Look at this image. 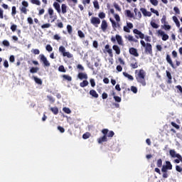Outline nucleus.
I'll list each match as a JSON object with an SVG mask.
<instances>
[{
    "label": "nucleus",
    "instance_id": "1",
    "mask_svg": "<svg viewBox=\"0 0 182 182\" xmlns=\"http://www.w3.org/2000/svg\"><path fill=\"white\" fill-rule=\"evenodd\" d=\"M135 77L138 83H141L143 86H146V71H144V70H139L138 73L136 74Z\"/></svg>",
    "mask_w": 182,
    "mask_h": 182
},
{
    "label": "nucleus",
    "instance_id": "2",
    "mask_svg": "<svg viewBox=\"0 0 182 182\" xmlns=\"http://www.w3.org/2000/svg\"><path fill=\"white\" fill-rule=\"evenodd\" d=\"M140 43L141 45V46H143V48H145V53L146 55H153V46H151V44H150L149 43H146L144 42V41L141 40L140 41Z\"/></svg>",
    "mask_w": 182,
    "mask_h": 182
},
{
    "label": "nucleus",
    "instance_id": "3",
    "mask_svg": "<svg viewBox=\"0 0 182 182\" xmlns=\"http://www.w3.org/2000/svg\"><path fill=\"white\" fill-rule=\"evenodd\" d=\"M140 11L144 16L150 17V16H151V13L155 14V15H156V16H160V14L159 13V11H157L153 8L150 9L151 12L148 11L147 9H146L145 8H141Z\"/></svg>",
    "mask_w": 182,
    "mask_h": 182
},
{
    "label": "nucleus",
    "instance_id": "4",
    "mask_svg": "<svg viewBox=\"0 0 182 182\" xmlns=\"http://www.w3.org/2000/svg\"><path fill=\"white\" fill-rule=\"evenodd\" d=\"M102 134H104V136L100 137L97 139L99 144H102V143H103L105 141H107V134L109 133V129H104L102 130Z\"/></svg>",
    "mask_w": 182,
    "mask_h": 182
},
{
    "label": "nucleus",
    "instance_id": "5",
    "mask_svg": "<svg viewBox=\"0 0 182 182\" xmlns=\"http://www.w3.org/2000/svg\"><path fill=\"white\" fill-rule=\"evenodd\" d=\"M59 52L60 53H62L63 56L68 57V59L73 58V54L70 53L69 52H66V48L63 46L59 47Z\"/></svg>",
    "mask_w": 182,
    "mask_h": 182
},
{
    "label": "nucleus",
    "instance_id": "6",
    "mask_svg": "<svg viewBox=\"0 0 182 182\" xmlns=\"http://www.w3.org/2000/svg\"><path fill=\"white\" fill-rule=\"evenodd\" d=\"M41 62H43L44 66L46 68H49L50 66V63H49V60H48V58L45 56L43 54H41L39 55Z\"/></svg>",
    "mask_w": 182,
    "mask_h": 182
},
{
    "label": "nucleus",
    "instance_id": "7",
    "mask_svg": "<svg viewBox=\"0 0 182 182\" xmlns=\"http://www.w3.org/2000/svg\"><path fill=\"white\" fill-rule=\"evenodd\" d=\"M133 33H134L135 38L136 39H144V33L139 31V29H136V28L134 29Z\"/></svg>",
    "mask_w": 182,
    "mask_h": 182
},
{
    "label": "nucleus",
    "instance_id": "8",
    "mask_svg": "<svg viewBox=\"0 0 182 182\" xmlns=\"http://www.w3.org/2000/svg\"><path fill=\"white\" fill-rule=\"evenodd\" d=\"M90 23L97 28L100 25V18L98 17L92 16L90 19Z\"/></svg>",
    "mask_w": 182,
    "mask_h": 182
},
{
    "label": "nucleus",
    "instance_id": "9",
    "mask_svg": "<svg viewBox=\"0 0 182 182\" xmlns=\"http://www.w3.org/2000/svg\"><path fill=\"white\" fill-rule=\"evenodd\" d=\"M104 53H108L109 58H113V50L110 48V46L107 44L105 46V50H103Z\"/></svg>",
    "mask_w": 182,
    "mask_h": 182
},
{
    "label": "nucleus",
    "instance_id": "10",
    "mask_svg": "<svg viewBox=\"0 0 182 182\" xmlns=\"http://www.w3.org/2000/svg\"><path fill=\"white\" fill-rule=\"evenodd\" d=\"M169 154L171 157H173V158L176 157L177 159H179V160H181V161L182 162L181 155H180V154H177L174 149H171L169 151Z\"/></svg>",
    "mask_w": 182,
    "mask_h": 182
},
{
    "label": "nucleus",
    "instance_id": "11",
    "mask_svg": "<svg viewBox=\"0 0 182 182\" xmlns=\"http://www.w3.org/2000/svg\"><path fill=\"white\" fill-rule=\"evenodd\" d=\"M48 14L50 15V19L53 18L51 22H55L56 19H58V16L55 15L53 16V8H49L48 10Z\"/></svg>",
    "mask_w": 182,
    "mask_h": 182
},
{
    "label": "nucleus",
    "instance_id": "12",
    "mask_svg": "<svg viewBox=\"0 0 182 182\" xmlns=\"http://www.w3.org/2000/svg\"><path fill=\"white\" fill-rule=\"evenodd\" d=\"M130 29H133V24L130 22H127V26H124V31L130 33Z\"/></svg>",
    "mask_w": 182,
    "mask_h": 182
},
{
    "label": "nucleus",
    "instance_id": "13",
    "mask_svg": "<svg viewBox=\"0 0 182 182\" xmlns=\"http://www.w3.org/2000/svg\"><path fill=\"white\" fill-rule=\"evenodd\" d=\"M166 77H168V80L166 81V83L168 85H171L173 83V76H171V73L168 70H166Z\"/></svg>",
    "mask_w": 182,
    "mask_h": 182
},
{
    "label": "nucleus",
    "instance_id": "14",
    "mask_svg": "<svg viewBox=\"0 0 182 182\" xmlns=\"http://www.w3.org/2000/svg\"><path fill=\"white\" fill-rule=\"evenodd\" d=\"M107 21L106 20H102L101 23V29L102 32H106L108 28Z\"/></svg>",
    "mask_w": 182,
    "mask_h": 182
},
{
    "label": "nucleus",
    "instance_id": "15",
    "mask_svg": "<svg viewBox=\"0 0 182 182\" xmlns=\"http://www.w3.org/2000/svg\"><path fill=\"white\" fill-rule=\"evenodd\" d=\"M158 33L159 35H160L161 36H162V41H168V35L164 33V31H161V30H159L158 31Z\"/></svg>",
    "mask_w": 182,
    "mask_h": 182
},
{
    "label": "nucleus",
    "instance_id": "16",
    "mask_svg": "<svg viewBox=\"0 0 182 182\" xmlns=\"http://www.w3.org/2000/svg\"><path fill=\"white\" fill-rule=\"evenodd\" d=\"M129 53L130 55H132L133 56H135L136 58H138L139 56V53L137 52V49L135 48H129Z\"/></svg>",
    "mask_w": 182,
    "mask_h": 182
},
{
    "label": "nucleus",
    "instance_id": "17",
    "mask_svg": "<svg viewBox=\"0 0 182 182\" xmlns=\"http://www.w3.org/2000/svg\"><path fill=\"white\" fill-rule=\"evenodd\" d=\"M77 77L80 80H83V79H85V80H87V74L86 73H79Z\"/></svg>",
    "mask_w": 182,
    "mask_h": 182
},
{
    "label": "nucleus",
    "instance_id": "18",
    "mask_svg": "<svg viewBox=\"0 0 182 182\" xmlns=\"http://www.w3.org/2000/svg\"><path fill=\"white\" fill-rule=\"evenodd\" d=\"M124 38L125 39H127L129 42H134L135 43H137V42H139V40L134 38L132 35L125 36Z\"/></svg>",
    "mask_w": 182,
    "mask_h": 182
},
{
    "label": "nucleus",
    "instance_id": "19",
    "mask_svg": "<svg viewBox=\"0 0 182 182\" xmlns=\"http://www.w3.org/2000/svg\"><path fill=\"white\" fill-rule=\"evenodd\" d=\"M166 62L169 63V65L171 66L173 69H176V65H174V63H173V60H171V57H170V55H166Z\"/></svg>",
    "mask_w": 182,
    "mask_h": 182
},
{
    "label": "nucleus",
    "instance_id": "20",
    "mask_svg": "<svg viewBox=\"0 0 182 182\" xmlns=\"http://www.w3.org/2000/svg\"><path fill=\"white\" fill-rule=\"evenodd\" d=\"M53 8L57 11L58 14H60L61 10H60V4L58 2H54L53 4Z\"/></svg>",
    "mask_w": 182,
    "mask_h": 182
},
{
    "label": "nucleus",
    "instance_id": "21",
    "mask_svg": "<svg viewBox=\"0 0 182 182\" xmlns=\"http://www.w3.org/2000/svg\"><path fill=\"white\" fill-rule=\"evenodd\" d=\"M134 12L135 14V16H136V19H138V21H140V19H141V12L139 11V9H137L136 8L134 9Z\"/></svg>",
    "mask_w": 182,
    "mask_h": 182
},
{
    "label": "nucleus",
    "instance_id": "22",
    "mask_svg": "<svg viewBox=\"0 0 182 182\" xmlns=\"http://www.w3.org/2000/svg\"><path fill=\"white\" fill-rule=\"evenodd\" d=\"M115 39L117 41L118 45L123 46V39L122 38L121 36L116 35Z\"/></svg>",
    "mask_w": 182,
    "mask_h": 182
},
{
    "label": "nucleus",
    "instance_id": "23",
    "mask_svg": "<svg viewBox=\"0 0 182 182\" xmlns=\"http://www.w3.org/2000/svg\"><path fill=\"white\" fill-rule=\"evenodd\" d=\"M112 49H113V50H114V52L117 55H119L121 53L120 47H119V46L114 45L112 46Z\"/></svg>",
    "mask_w": 182,
    "mask_h": 182
},
{
    "label": "nucleus",
    "instance_id": "24",
    "mask_svg": "<svg viewBox=\"0 0 182 182\" xmlns=\"http://www.w3.org/2000/svg\"><path fill=\"white\" fill-rule=\"evenodd\" d=\"M90 95L92 97H95V99H97V97H99V94H97V92L95 90H90Z\"/></svg>",
    "mask_w": 182,
    "mask_h": 182
},
{
    "label": "nucleus",
    "instance_id": "25",
    "mask_svg": "<svg viewBox=\"0 0 182 182\" xmlns=\"http://www.w3.org/2000/svg\"><path fill=\"white\" fill-rule=\"evenodd\" d=\"M172 19H173V22L176 23L177 28H180V21H178V18H177V16H173L172 17Z\"/></svg>",
    "mask_w": 182,
    "mask_h": 182
},
{
    "label": "nucleus",
    "instance_id": "26",
    "mask_svg": "<svg viewBox=\"0 0 182 182\" xmlns=\"http://www.w3.org/2000/svg\"><path fill=\"white\" fill-rule=\"evenodd\" d=\"M50 112L53 113V114L56 115L59 113V109L57 107H50Z\"/></svg>",
    "mask_w": 182,
    "mask_h": 182
},
{
    "label": "nucleus",
    "instance_id": "27",
    "mask_svg": "<svg viewBox=\"0 0 182 182\" xmlns=\"http://www.w3.org/2000/svg\"><path fill=\"white\" fill-rule=\"evenodd\" d=\"M123 75L125 77H127V79L129 80H134V77H133V75H131L130 74L126 73V72H124L123 73Z\"/></svg>",
    "mask_w": 182,
    "mask_h": 182
},
{
    "label": "nucleus",
    "instance_id": "28",
    "mask_svg": "<svg viewBox=\"0 0 182 182\" xmlns=\"http://www.w3.org/2000/svg\"><path fill=\"white\" fill-rule=\"evenodd\" d=\"M125 15H127V16L128 18H134V14L133 13H132V11L130 10H126Z\"/></svg>",
    "mask_w": 182,
    "mask_h": 182
},
{
    "label": "nucleus",
    "instance_id": "29",
    "mask_svg": "<svg viewBox=\"0 0 182 182\" xmlns=\"http://www.w3.org/2000/svg\"><path fill=\"white\" fill-rule=\"evenodd\" d=\"M112 96H114V99L115 102H117V103H120V102H122V97L116 96V92H113Z\"/></svg>",
    "mask_w": 182,
    "mask_h": 182
},
{
    "label": "nucleus",
    "instance_id": "30",
    "mask_svg": "<svg viewBox=\"0 0 182 182\" xmlns=\"http://www.w3.org/2000/svg\"><path fill=\"white\" fill-rule=\"evenodd\" d=\"M166 168L168 170H173V165L171 164V162H170L169 161H166Z\"/></svg>",
    "mask_w": 182,
    "mask_h": 182
},
{
    "label": "nucleus",
    "instance_id": "31",
    "mask_svg": "<svg viewBox=\"0 0 182 182\" xmlns=\"http://www.w3.org/2000/svg\"><path fill=\"white\" fill-rule=\"evenodd\" d=\"M89 85L88 80H83L82 82L80 83V87H86Z\"/></svg>",
    "mask_w": 182,
    "mask_h": 182
},
{
    "label": "nucleus",
    "instance_id": "32",
    "mask_svg": "<svg viewBox=\"0 0 182 182\" xmlns=\"http://www.w3.org/2000/svg\"><path fill=\"white\" fill-rule=\"evenodd\" d=\"M33 79L36 82V83H37V85H42V80H41L38 77L33 76Z\"/></svg>",
    "mask_w": 182,
    "mask_h": 182
},
{
    "label": "nucleus",
    "instance_id": "33",
    "mask_svg": "<svg viewBox=\"0 0 182 182\" xmlns=\"http://www.w3.org/2000/svg\"><path fill=\"white\" fill-rule=\"evenodd\" d=\"M68 8V6H66V4H63L61 5V11H62V14H65L68 12V11L66 10Z\"/></svg>",
    "mask_w": 182,
    "mask_h": 182
},
{
    "label": "nucleus",
    "instance_id": "34",
    "mask_svg": "<svg viewBox=\"0 0 182 182\" xmlns=\"http://www.w3.org/2000/svg\"><path fill=\"white\" fill-rule=\"evenodd\" d=\"M109 21L112 23V26L114 29H116L117 28V23L114 20H113L112 18H109Z\"/></svg>",
    "mask_w": 182,
    "mask_h": 182
},
{
    "label": "nucleus",
    "instance_id": "35",
    "mask_svg": "<svg viewBox=\"0 0 182 182\" xmlns=\"http://www.w3.org/2000/svg\"><path fill=\"white\" fill-rule=\"evenodd\" d=\"M38 70H39V68H38V67H32L30 69V73H38Z\"/></svg>",
    "mask_w": 182,
    "mask_h": 182
},
{
    "label": "nucleus",
    "instance_id": "36",
    "mask_svg": "<svg viewBox=\"0 0 182 182\" xmlns=\"http://www.w3.org/2000/svg\"><path fill=\"white\" fill-rule=\"evenodd\" d=\"M63 78L64 80H68V82H72V77L68 75H63Z\"/></svg>",
    "mask_w": 182,
    "mask_h": 182
},
{
    "label": "nucleus",
    "instance_id": "37",
    "mask_svg": "<svg viewBox=\"0 0 182 182\" xmlns=\"http://www.w3.org/2000/svg\"><path fill=\"white\" fill-rule=\"evenodd\" d=\"M63 112H64L67 114H70L72 113V111L68 107H63Z\"/></svg>",
    "mask_w": 182,
    "mask_h": 182
},
{
    "label": "nucleus",
    "instance_id": "38",
    "mask_svg": "<svg viewBox=\"0 0 182 182\" xmlns=\"http://www.w3.org/2000/svg\"><path fill=\"white\" fill-rule=\"evenodd\" d=\"M20 11L21 14H24V15L28 14V9H26V7H20Z\"/></svg>",
    "mask_w": 182,
    "mask_h": 182
},
{
    "label": "nucleus",
    "instance_id": "39",
    "mask_svg": "<svg viewBox=\"0 0 182 182\" xmlns=\"http://www.w3.org/2000/svg\"><path fill=\"white\" fill-rule=\"evenodd\" d=\"M166 21H167V17L166 16V15H164V16H162V18L161 19V23H163L164 25L167 24L168 23H167Z\"/></svg>",
    "mask_w": 182,
    "mask_h": 182
},
{
    "label": "nucleus",
    "instance_id": "40",
    "mask_svg": "<svg viewBox=\"0 0 182 182\" xmlns=\"http://www.w3.org/2000/svg\"><path fill=\"white\" fill-rule=\"evenodd\" d=\"M98 16L100 19H105L106 18V14L105 12H100Z\"/></svg>",
    "mask_w": 182,
    "mask_h": 182
},
{
    "label": "nucleus",
    "instance_id": "41",
    "mask_svg": "<svg viewBox=\"0 0 182 182\" xmlns=\"http://www.w3.org/2000/svg\"><path fill=\"white\" fill-rule=\"evenodd\" d=\"M171 126H173V127L176 129V130H180V125L177 124L176 122H171Z\"/></svg>",
    "mask_w": 182,
    "mask_h": 182
},
{
    "label": "nucleus",
    "instance_id": "42",
    "mask_svg": "<svg viewBox=\"0 0 182 182\" xmlns=\"http://www.w3.org/2000/svg\"><path fill=\"white\" fill-rule=\"evenodd\" d=\"M114 8H115L116 11H118V12H122V8H120V6H119L117 3H114Z\"/></svg>",
    "mask_w": 182,
    "mask_h": 182
},
{
    "label": "nucleus",
    "instance_id": "43",
    "mask_svg": "<svg viewBox=\"0 0 182 182\" xmlns=\"http://www.w3.org/2000/svg\"><path fill=\"white\" fill-rule=\"evenodd\" d=\"M31 2L33 5H38V6H41V1L39 0H31Z\"/></svg>",
    "mask_w": 182,
    "mask_h": 182
},
{
    "label": "nucleus",
    "instance_id": "44",
    "mask_svg": "<svg viewBox=\"0 0 182 182\" xmlns=\"http://www.w3.org/2000/svg\"><path fill=\"white\" fill-rule=\"evenodd\" d=\"M130 67L132 69H137L139 68V63L137 62H135L134 63H131Z\"/></svg>",
    "mask_w": 182,
    "mask_h": 182
},
{
    "label": "nucleus",
    "instance_id": "45",
    "mask_svg": "<svg viewBox=\"0 0 182 182\" xmlns=\"http://www.w3.org/2000/svg\"><path fill=\"white\" fill-rule=\"evenodd\" d=\"M58 71L62 72L63 73H66V69H65V66H63V65L59 66Z\"/></svg>",
    "mask_w": 182,
    "mask_h": 182
},
{
    "label": "nucleus",
    "instance_id": "46",
    "mask_svg": "<svg viewBox=\"0 0 182 182\" xmlns=\"http://www.w3.org/2000/svg\"><path fill=\"white\" fill-rule=\"evenodd\" d=\"M11 15L12 16H15V15H16V6H15L11 8Z\"/></svg>",
    "mask_w": 182,
    "mask_h": 182
},
{
    "label": "nucleus",
    "instance_id": "47",
    "mask_svg": "<svg viewBox=\"0 0 182 182\" xmlns=\"http://www.w3.org/2000/svg\"><path fill=\"white\" fill-rule=\"evenodd\" d=\"M17 28H18V26H16V24H12L10 27V29L11 31H12V32H16Z\"/></svg>",
    "mask_w": 182,
    "mask_h": 182
},
{
    "label": "nucleus",
    "instance_id": "48",
    "mask_svg": "<svg viewBox=\"0 0 182 182\" xmlns=\"http://www.w3.org/2000/svg\"><path fill=\"white\" fill-rule=\"evenodd\" d=\"M156 166L157 167H159V168L163 166V160H161V159H158L156 162Z\"/></svg>",
    "mask_w": 182,
    "mask_h": 182
},
{
    "label": "nucleus",
    "instance_id": "49",
    "mask_svg": "<svg viewBox=\"0 0 182 182\" xmlns=\"http://www.w3.org/2000/svg\"><path fill=\"white\" fill-rule=\"evenodd\" d=\"M93 5H94V8H95V9H100V6H99V1H93Z\"/></svg>",
    "mask_w": 182,
    "mask_h": 182
},
{
    "label": "nucleus",
    "instance_id": "50",
    "mask_svg": "<svg viewBox=\"0 0 182 182\" xmlns=\"http://www.w3.org/2000/svg\"><path fill=\"white\" fill-rule=\"evenodd\" d=\"M46 49L48 52H52V50H53V48H52V46H50V44L46 46Z\"/></svg>",
    "mask_w": 182,
    "mask_h": 182
},
{
    "label": "nucleus",
    "instance_id": "51",
    "mask_svg": "<svg viewBox=\"0 0 182 182\" xmlns=\"http://www.w3.org/2000/svg\"><path fill=\"white\" fill-rule=\"evenodd\" d=\"M90 137V133L89 132H86L82 135V139H84L85 140H86L87 139H89Z\"/></svg>",
    "mask_w": 182,
    "mask_h": 182
},
{
    "label": "nucleus",
    "instance_id": "52",
    "mask_svg": "<svg viewBox=\"0 0 182 182\" xmlns=\"http://www.w3.org/2000/svg\"><path fill=\"white\" fill-rule=\"evenodd\" d=\"M151 26L154 29H157L159 28V25L157 23H156V22H154V21H151Z\"/></svg>",
    "mask_w": 182,
    "mask_h": 182
},
{
    "label": "nucleus",
    "instance_id": "53",
    "mask_svg": "<svg viewBox=\"0 0 182 182\" xmlns=\"http://www.w3.org/2000/svg\"><path fill=\"white\" fill-rule=\"evenodd\" d=\"M50 28V23H46V24H43V25L41 26V28H42V29H46V28Z\"/></svg>",
    "mask_w": 182,
    "mask_h": 182
},
{
    "label": "nucleus",
    "instance_id": "54",
    "mask_svg": "<svg viewBox=\"0 0 182 182\" xmlns=\"http://www.w3.org/2000/svg\"><path fill=\"white\" fill-rule=\"evenodd\" d=\"M47 99H48V100H49V102H50V103H55V98H53V97H52L50 95H48Z\"/></svg>",
    "mask_w": 182,
    "mask_h": 182
},
{
    "label": "nucleus",
    "instance_id": "55",
    "mask_svg": "<svg viewBox=\"0 0 182 182\" xmlns=\"http://www.w3.org/2000/svg\"><path fill=\"white\" fill-rule=\"evenodd\" d=\"M77 69H79L80 72H84L85 70V68L83 67V65H82V64H78L77 65Z\"/></svg>",
    "mask_w": 182,
    "mask_h": 182
},
{
    "label": "nucleus",
    "instance_id": "56",
    "mask_svg": "<svg viewBox=\"0 0 182 182\" xmlns=\"http://www.w3.org/2000/svg\"><path fill=\"white\" fill-rule=\"evenodd\" d=\"M113 136H114V132L108 131V133L107 134V137H113Z\"/></svg>",
    "mask_w": 182,
    "mask_h": 182
},
{
    "label": "nucleus",
    "instance_id": "57",
    "mask_svg": "<svg viewBox=\"0 0 182 182\" xmlns=\"http://www.w3.org/2000/svg\"><path fill=\"white\" fill-rule=\"evenodd\" d=\"M150 2L154 6H157V5H159V1L157 0H150Z\"/></svg>",
    "mask_w": 182,
    "mask_h": 182
},
{
    "label": "nucleus",
    "instance_id": "58",
    "mask_svg": "<svg viewBox=\"0 0 182 182\" xmlns=\"http://www.w3.org/2000/svg\"><path fill=\"white\" fill-rule=\"evenodd\" d=\"M164 29L165 31H170V29H171V26L167 25V24H164Z\"/></svg>",
    "mask_w": 182,
    "mask_h": 182
},
{
    "label": "nucleus",
    "instance_id": "59",
    "mask_svg": "<svg viewBox=\"0 0 182 182\" xmlns=\"http://www.w3.org/2000/svg\"><path fill=\"white\" fill-rule=\"evenodd\" d=\"M90 83L92 86V87H95V86H96V82H95V79H93V78L90 79Z\"/></svg>",
    "mask_w": 182,
    "mask_h": 182
},
{
    "label": "nucleus",
    "instance_id": "60",
    "mask_svg": "<svg viewBox=\"0 0 182 182\" xmlns=\"http://www.w3.org/2000/svg\"><path fill=\"white\" fill-rule=\"evenodd\" d=\"M77 33H78V36H79L80 38H85V33H83V31L79 30V31H77Z\"/></svg>",
    "mask_w": 182,
    "mask_h": 182
},
{
    "label": "nucleus",
    "instance_id": "61",
    "mask_svg": "<svg viewBox=\"0 0 182 182\" xmlns=\"http://www.w3.org/2000/svg\"><path fill=\"white\" fill-rule=\"evenodd\" d=\"M31 52H33L34 55H39V53H41L39 49H33Z\"/></svg>",
    "mask_w": 182,
    "mask_h": 182
},
{
    "label": "nucleus",
    "instance_id": "62",
    "mask_svg": "<svg viewBox=\"0 0 182 182\" xmlns=\"http://www.w3.org/2000/svg\"><path fill=\"white\" fill-rule=\"evenodd\" d=\"M67 31H68V33H70H70H72V31H73L72 26L68 25L67 26Z\"/></svg>",
    "mask_w": 182,
    "mask_h": 182
},
{
    "label": "nucleus",
    "instance_id": "63",
    "mask_svg": "<svg viewBox=\"0 0 182 182\" xmlns=\"http://www.w3.org/2000/svg\"><path fill=\"white\" fill-rule=\"evenodd\" d=\"M114 16L117 22H120V16H119V14H114Z\"/></svg>",
    "mask_w": 182,
    "mask_h": 182
},
{
    "label": "nucleus",
    "instance_id": "64",
    "mask_svg": "<svg viewBox=\"0 0 182 182\" xmlns=\"http://www.w3.org/2000/svg\"><path fill=\"white\" fill-rule=\"evenodd\" d=\"M131 90L132 92H133V93H137V87H136L135 86H132Z\"/></svg>",
    "mask_w": 182,
    "mask_h": 182
}]
</instances>
